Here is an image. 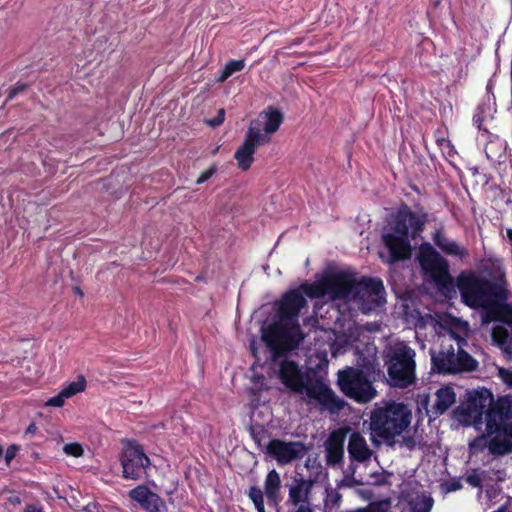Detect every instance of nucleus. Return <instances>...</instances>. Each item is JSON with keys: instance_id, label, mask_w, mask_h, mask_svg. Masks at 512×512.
<instances>
[{"instance_id": "obj_53", "label": "nucleus", "mask_w": 512, "mask_h": 512, "mask_svg": "<svg viewBox=\"0 0 512 512\" xmlns=\"http://www.w3.org/2000/svg\"><path fill=\"white\" fill-rule=\"evenodd\" d=\"M3 455V447L0 445V458L2 457Z\"/></svg>"}, {"instance_id": "obj_16", "label": "nucleus", "mask_w": 512, "mask_h": 512, "mask_svg": "<svg viewBox=\"0 0 512 512\" xmlns=\"http://www.w3.org/2000/svg\"><path fill=\"white\" fill-rule=\"evenodd\" d=\"M304 390L309 398L316 400L320 406L330 413H338L345 407V401L322 380L305 383Z\"/></svg>"}, {"instance_id": "obj_13", "label": "nucleus", "mask_w": 512, "mask_h": 512, "mask_svg": "<svg viewBox=\"0 0 512 512\" xmlns=\"http://www.w3.org/2000/svg\"><path fill=\"white\" fill-rule=\"evenodd\" d=\"M122 477L129 480H140L146 474L151 462L142 445L134 440L127 441L120 456Z\"/></svg>"}, {"instance_id": "obj_33", "label": "nucleus", "mask_w": 512, "mask_h": 512, "mask_svg": "<svg viewBox=\"0 0 512 512\" xmlns=\"http://www.w3.org/2000/svg\"><path fill=\"white\" fill-rule=\"evenodd\" d=\"M433 505L434 500L430 494L418 495V512H431Z\"/></svg>"}, {"instance_id": "obj_10", "label": "nucleus", "mask_w": 512, "mask_h": 512, "mask_svg": "<svg viewBox=\"0 0 512 512\" xmlns=\"http://www.w3.org/2000/svg\"><path fill=\"white\" fill-rule=\"evenodd\" d=\"M493 394L487 388L467 391L465 400L454 410L455 419L463 426H473L480 430L486 413L493 408ZM486 423V421H484Z\"/></svg>"}, {"instance_id": "obj_19", "label": "nucleus", "mask_w": 512, "mask_h": 512, "mask_svg": "<svg viewBox=\"0 0 512 512\" xmlns=\"http://www.w3.org/2000/svg\"><path fill=\"white\" fill-rule=\"evenodd\" d=\"M456 402V393L450 385L439 388L435 393V402L431 409L427 406V399L423 400L426 413L430 417H437L447 411Z\"/></svg>"}, {"instance_id": "obj_21", "label": "nucleus", "mask_w": 512, "mask_h": 512, "mask_svg": "<svg viewBox=\"0 0 512 512\" xmlns=\"http://www.w3.org/2000/svg\"><path fill=\"white\" fill-rule=\"evenodd\" d=\"M293 485L289 488V502L293 505H304L308 501L313 481L302 476L294 477Z\"/></svg>"}, {"instance_id": "obj_5", "label": "nucleus", "mask_w": 512, "mask_h": 512, "mask_svg": "<svg viewBox=\"0 0 512 512\" xmlns=\"http://www.w3.org/2000/svg\"><path fill=\"white\" fill-rule=\"evenodd\" d=\"M415 352L403 342L385 348L384 366L387 369V383L395 388H407L415 381Z\"/></svg>"}, {"instance_id": "obj_37", "label": "nucleus", "mask_w": 512, "mask_h": 512, "mask_svg": "<svg viewBox=\"0 0 512 512\" xmlns=\"http://www.w3.org/2000/svg\"><path fill=\"white\" fill-rule=\"evenodd\" d=\"M499 378L510 388H512V369L499 368Z\"/></svg>"}, {"instance_id": "obj_6", "label": "nucleus", "mask_w": 512, "mask_h": 512, "mask_svg": "<svg viewBox=\"0 0 512 512\" xmlns=\"http://www.w3.org/2000/svg\"><path fill=\"white\" fill-rule=\"evenodd\" d=\"M356 274L348 271L326 272L312 283L303 282L301 287L307 297L322 298L329 296L333 300H347L352 298L355 287Z\"/></svg>"}, {"instance_id": "obj_39", "label": "nucleus", "mask_w": 512, "mask_h": 512, "mask_svg": "<svg viewBox=\"0 0 512 512\" xmlns=\"http://www.w3.org/2000/svg\"><path fill=\"white\" fill-rule=\"evenodd\" d=\"M26 83L17 82L14 86L9 89L8 100L13 99L16 95L27 89Z\"/></svg>"}, {"instance_id": "obj_43", "label": "nucleus", "mask_w": 512, "mask_h": 512, "mask_svg": "<svg viewBox=\"0 0 512 512\" xmlns=\"http://www.w3.org/2000/svg\"><path fill=\"white\" fill-rule=\"evenodd\" d=\"M401 493H402L403 498H405V499H406V501H407V502H408V504H409L410 512H416V500H415V499H413V497H412V496H410V495H407V496H406V495H405V490H404V489H402V492H401Z\"/></svg>"}, {"instance_id": "obj_27", "label": "nucleus", "mask_w": 512, "mask_h": 512, "mask_svg": "<svg viewBox=\"0 0 512 512\" xmlns=\"http://www.w3.org/2000/svg\"><path fill=\"white\" fill-rule=\"evenodd\" d=\"M266 121L264 127L262 129V135H266L267 137H271L270 135L277 132L283 123L284 116L282 112L276 108L269 107L267 111L264 112Z\"/></svg>"}, {"instance_id": "obj_3", "label": "nucleus", "mask_w": 512, "mask_h": 512, "mask_svg": "<svg viewBox=\"0 0 512 512\" xmlns=\"http://www.w3.org/2000/svg\"><path fill=\"white\" fill-rule=\"evenodd\" d=\"M410 237L416 238V213L409 211L407 206L399 209L393 224L381 236L387 251L386 262L393 264L408 260L412 247Z\"/></svg>"}, {"instance_id": "obj_30", "label": "nucleus", "mask_w": 512, "mask_h": 512, "mask_svg": "<svg viewBox=\"0 0 512 512\" xmlns=\"http://www.w3.org/2000/svg\"><path fill=\"white\" fill-rule=\"evenodd\" d=\"M87 386L86 378L83 375H79L76 381L70 382L66 386H64L61 390L70 398L78 393L85 391Z\"/></svg>"}, {"instance_id": "obj_38", "label": "nucleus", "mask_w": 512, "mask_h": 512, "mask_svg": "<svg viewBox=\"0 0 512 512\" xmlns=\"http://www.w3.org/2000/svg\"><path fill=\"white\" fill-rule=\"evenodd\" d=\"M225 114L226 113L223 108L219 109L217 111V115L214 118L207 120V124L211 127L220 126L225 120Z\"/></svg>"}, {"instance_id": "obj_49", "label": "nucleus", "mask_w": 512, "mask_h": 512, "mask_svg": "<svg viewBox=\"0 0 512 512\" xmlns=\"http://www.w3.org/2000/svg\"><path fill=\"white\" fill-rule=\"evenodd\" d=\"M9 502L13 505L20 504L21 500L18 496L10 497Z\"/></svg>"}, {"instance_id": "obj_44", "label": "nucleus", "mask_w": 512, "mask_h": 512, "mask_svg": "<svg viewBox=\"0 0 512 512\" xmlns=\"http://www.w3.org/2000/svg\"><path fill=\"white\" fill-rule=\"evenodd\" d=\"M416 312V309H410L409 308V305L408 304H405L404 305V315L406 317V320L407 322H412V319L415 318L416 319V316H415V313Z\"/></svg>"}, {"instance_id": "obj_8", "label": "nucleus", "mask_w": 512, "mask_h": 512, "mask_svg": "<svg viewBox=\"0 0 512 512\" xmlns=\"http://www.w3.org/2000/svg\"><path fill=\"white\" fill-rule=\"evenodd\" d=\"M463 303L471 308L488 309L497 296V287L472 271L461 272L456 280Z\"/></svg>"}, {"instance_id": "obj_26", "label": "nucleus", "mask_w": 512, "mask_h": 512, "mask_svg": "<svg viewBox=\"0 0 512 512\" xmlns=\"http://www.w3.org/2000/svg\"><path fill=\"white\" fill-rule=\"evenodd\" d=\"M491 337L493 343L498 346L508 359H512V338L506 327L495 325L492 328Z\"/></svg>"}, {"instance_id": "obj_28", "label": "nucleus", "mask_w": 512, "mask_h": 512, "mask_svg": "<svg viewBox=\"0 0 512 512\" xmlns=\"http://www.w3.org/2000/svg\"><path fill=\"white\" fill-rule=\"evenodd\" d=\"M495 413L499 420L504 422L512 419V394L506 395L498 400L493 408L487 411V414Z\"/></svg>"}, {"instance_id": "obj_31", "label": "nucleus", "mask_w": 512, "mask_h": 512, "mask_svg": "<svg viewBox=\"0 0 512 512\" xmlns=\"http://www.w3.org/2000/svg\"><path fill=\"white\" fill-rule=\"evenodd\" d=\"M247 496L253 502L257 512H266L264 506V493L258 486H251Z\"/></svg>"}, {"instance_id": "obj_11", "label": "nucleus", "mask_w": 512, "mask_h": 512, "mask_svg": "<svg viewBox=\"0 0 512 512\" xmlns=\"http://www.w3.org/2000/svg\"><path fill=\"white\" fill-rule=\"evenodd\" d=\"M337 384L345 396L357 403H368L377 395L372 382L359 368L346 367L339 371Z\"/></svg>"}, {"instance_id": "obj_46", "label": "nucleus", "mask_w": 512, "mask_h": 512, "mask_svg": "<svg viewBox=\"0 0 512 512\" xmlns=\"http://www.w3.org/2000/svg\"><path fill=\"white\" fill-rule=\"evenodd\" d=\"M460 487H461L460 483H459V482L454 481V482H452L451 484H449V485H447V486L445 487V491H446V492H449V491H455V490L459 489Z\"/></svg>"}, {"instance_id": "obj_20", "label": "nucleus", "mask_w": 512, "mask_h": 512, "mask_svg": "<svg viewBox=\"0 0 512 512\" xmlns=\"http://www.w3.org/2000/svg\"><path fill=\"white\" fill-rule=\"evenodd\" d=\"M347 450L350 459L359 463L368 461L373 454V450L369 448L366 439L359 432H353L350 435Z\"/></svg>"}, {"instance_id": "obj_14", "label": "nucleus", "mask_w": 512, "mask_h": 512, "mask_svg": "<svg viewBox=\"0 0 512 512\" xmlns=\"http://www.w3.org/2000/svg\"><path fill=\"white\" fill-rule=\"evenodd\" d=\"M271 141V137L262 135L261 122L254 119L250 122L245 133L243 143L237 148L234 158L237 161L238 168L247 171L254 162V153L261 145Z\"/></svg>"}, {"instance_id": "obj_42", "label": "nucleus", "mask_w": 512, "mask_h": 512, "mask_svg": "<svg viewBox=\"0 0 512 512\" xmlns=\"http://www.w3.org/2000/svg\"><path fill=\"white\" fill-rule=\"evenodd\" d=\"M18 446L16 445H10L7 449H6V452H5V461L7 464H9L11 462V460H13L16 456V453L18 451Z\"/></svg>"}, {"instance_id": "obj_41", "label": "nucleus", "mask_w": 512, "mask_h": 512, "mask_svg": "<svg viewBox=\"0 0 512 512\" xmlns=\"http://www.w3.org/2000/svg\"><path fill=\"white\" fill-rule=\"evenodd\" d=\"M466 482L472 487H480L482 483V477L480 474L473 472L466 476Z\"/></svg>"}, {"instance_id": "obj_54", "label": "nucleus", "mask_w": 512, "mask_h": 512, "mask_svg": "<svg viewBox=\"0 0 512 512\" xmlns=\"http://www.w3.org/2000/svg\"><path fill=\"white\" fill-rule=\"evenodd\" d=\"M417 321H418V325H419V324H420V322H421V318H420L419 316H418V318H417Z\"/></svg>"}, {"instance_id": "obj_45", "label": "nucleus", "mask_w": 512, "mask_h": 512, "mask_svg": "<svg viewBox=\"0 0 512 512\" xmlns=\"http://www.w3.org/2000/svg\"><path fill=\"white\" fill-rule=\"evenodd\" d=\"M24 512H44L42 507H39L37 505L29 504L24 509Z\"/></svg>"}, {"instance_id": "obj_12", "label": "nucleus", "mask_w": 512, "mask_h": 512, "mask_svg": "<svg viewBox=\"0 0 512 512\" xmlns=\"http://www.w3.org/2000/svg\"><path fill=\"white\" fill-rule=\"evenodd\" d=\"M351 300L356 302L365 314L376 310L385 302L383 281L380 278L368 276L356 279Z\"/></svg>"}, {"instance_id": "obj_48", "label": "nucleus", "mask_w": 512, "mask_h": 512, "mask_svg": "<svg viewBox=\"0 0 512 512\" xmlns=\"http://www.w3.org/2000/svg\"><path fill=\"white\" fill-rule=\"evenodd\" d=\"M295 512H313L309 505H299Z\"/></svg>"}, {"instance_id": "obj_15", "label": "nucleus", "mask_w": 512, "mask_h": 512, "mask_svg": "<svg viewBox=\"0 0 512 512\" xmlns=\"http://www.w3.org/2000/svg\"><path fill=\"white\" fill-rule=\"evenodd\" d=\"M307 448L300 441L286 442L281 439H271L266 446V453L276 460L279 466H285L295 460L303 458Z\"/></svg>"}, {"instance_id": "obj_4", "label": "nucleus", "mask_w": 512, "mask_h": 512, "mask_svg": "<svg viewBox=\"0 0 512 512\" xmlns=\"http://www.w3.org/2000/svg\"><path fill=\"white\" fill-rule=\"evenodd\" d=\"M410 421L411 410L408 406L389 400L383 402V405L376 404L371 411L370 430L374 437L393 444L395 437L402 434Z\"/></svg>"}, {"instance_id": "obj_25", "label": "nucleus", "mask_w": 512, "mask_h": 512, "mask_svg": "<svg viewBox=\"0 0 512 512\" xmlns=\"http://www.w3.org/2000/svg\"><path fill=\"white\" fill-rule=\"evenodd\" d=\"M495 112V102L490 97L478 106L473 121L479 130L488 131L487 123L493 119Z\"/></svg>"}, {"instance_id": "obj_9", "label": "nucleus", "mask_w": 512, "mask_h": 512, "mask_svg": "<svg viewBox=\"0 0 512 512\" xmlns=\"http://www.w3.org/2000/svg\"><path fill=\"white\" fill-rule=\"evenodd\" d=\"M418 264L424 275L445 296L454 292V281L449 273V266L444 259L429 243H423L418 247Z\"/></svg>"}, {"instance_id": "obj_18", "label": "nucleus", "mask_w": 512, "mask_h": 512, "mask_svg": "<svg viewBox=\"0 0 512 512\" xmlns=\"http://www.w3.org/2000/svg\"><path fill=\"white\" fill-rule=\"evenodd\" d=\"M278 377L292 392L301 393L305 387V376L294 360L284 359L279 363Z\"/></svg>"}, {"instance_id": "obj_22", "label": "nucleus", "mask_w": 512, "mask_h": 512, "mask_svg": "<svg viewBox=\"0 0 512 512\" xmlns=\"http://www.w3.org/2000/svg\"><path fill=\"white\" fill-rule=\"evenodd\" d=\"M344 456V437L338 432L329 436L326 445V462L335 466L342 462Z\"/></svg>"}, {"instance_id": "obj_47", "label": "nucleus", "mask_w": 512, "mask_h": 512, "mask_svg": "<svg viewBox=\"0 0 512 512\" xmlns=\"http://www.w3.org/2000/svg\"><path fill=\"white\" fill-rule=\"evenodd\" d=\"M37 429V425L34 422H32L26 428L25 434H34L37 431Z\"/></svg>"}, {"instance_id": "obj_29", "label": "nucleus", "mask_w": 512, "mask_h": 512, "mask_svg": "<svg viewBox=\"0 0 512 512\" xmlns=\"http://www.w3.org/2000/svg\"><path fill=\"white\" fill-rule=\"evenodd\" d=\"M245 67V60H229L224 68L220 71L219 76L217 77V82L223 83L225 82L229 77H231L234 73L240 72Z\"/></svg>"}, {"instance_id": "obj_7", "label": "nucleus", "mask_w": 512, "mask_h": 512, "mask_svg": "<svg viewBox=\"0 0 512 512\" xmlns=\"http://www.w3.org/2000/svg\"><path fill=\"white\" fill-rule=\"evenodd\" d=\"M488 450L493 456H502L512 452V436L506 424L495 413H486L485 431L469 442L472 454Z\"/></svg>"}, {"instance_id": "obj_24", "label": "nucleus", "mask_w": 512, "mask_h": 512, "mask_svg": "<svg viewBox=\"0 0 512 512\" xmlns=\"http://www.w3.org/2000/svg\"><path fill=\"white\" fill-rule=\"evenodd\" d=\"M281 479L279 473L272 469L270 470L264 481V492L269 505L277 506L281 501Z\"/></svg>"}, {"instance_id": "obj_51", "label": "nucleus", "mask_w": 512, "mask_h": 512, "mask_svg": "<svg viewBox=\"0 0 512 512\" xmlns=\"http://www.w3.org/2000/svg\"><path fill=\"white\" fill-rule=\"evenodd\" d=\"M74 292H75L76 294L80 295V296H83V292H82V290H81L79 287H75V288H74Z\"/></svg>"}, {"instance_id": "obj_23", "label": "nucleus", "mask_w": 512, "mask_h": 512, "mask_svg": "<svg viewBox=\"0 0 512 512\" xmlns=\"http://www.w3.org/2000/svg\"><path fill=\"white\" fill-rule=\"evenodd\" d=\"M434 243L439 249L449 256L463 259L468 256V251L456 241L447 238L441 230H436L432 236Z\"/></svg>"}, {"instance_id": "obj_2", "label": "nucleus", "mask_w": 512, "mask_h": 512, "mask_svg": "<svg viewBox=\"0 0 512 512\" xmlns=\"http://www.w3.org/2000/svg\"><path fill=\"white\" fill-rule=\"evenodd\" d=\"M468 331V323L459 321L455 329L445 330L438 336L441 349L438 352L430 350L433 371L456 374L477 368V361L464 350Z\"/></svg>"}, {"instance_id": "obj_35", "label": "nucleus", "mask_w": 512, "mask_h": 512, "mask_svg": "<svg viewBox=\"0 0 512 512\" xmlns=\"http://www.w3.org/2000/svg\"><path fill=\"white\" fill-rule=\"evenodd\" d=\"M66 399H68L67 396L61 390L57 395L48 399L45 405L51 407H62Z\"/></svg>"}, {"instance_id": "obj_32", "label": "nucleus", "mask_w": 512, "mask_h": 512, "mask_svg": "<svg viewBox=\"0 0 512 512\" xmlns=\"http://www.w3.org/2000/svg\"><path fill=\"white\" fill-rule=\"evenodd\" d=\"M347 512H391L390 511V501L382 500V501L371 502L365 508H358L356 510H351V511H347Z\"/></svg>"}, {"instance_id": "obj_1", "label": "nucleus", "mask_w": 512, "mask_h": 512, "mask_svg": "<svg viewBox=\"0 0 512 512\" xmlns=\"http://www.w3.org/2000/svg\"><path fill=\"white\" fill-rule=\"evenodd\" d=\"M301 285L284 292L274 304L279 322L272 324L263 334V339L277 358L285 351L296 348L303 340L299 315L307 307Z\"/></svg>"}, {"instance_id": "obj_52", "label": "nucleus", "mask_w": 512, "mask_h": 512, "mask_svg": "<svg viewBox=\"0 0 512 512\" xmlns=\"http://www.w3.org/2000/svg\"><path fill=\"white\" fill-rule=\"evenodd\" d=\"M417 223H418V232L421 230V225H423V221H421L420 219V216L418 215V220H417Z\"/></svg>"}, {"instance_id": "obj_17", "label": "nucleus", "mask_w": 512, "mask_h": 512, "mask_svg": "<svg viewBox=\"0 0 512 512\" xmlns=\"http://www.w3.org/2000/svg\"><path fill=\"white\" fill-rule=\"evenodd\" d=\"M128 496L146 512H168L165 501L146 485H138L131 489Z\"/></svg>"}, {"instance_id": "obj_40", "label": "nucleus", "mask_w": 512, "mask_h": 512, "mask_svg": "<svg viewBox=\"0 0 512 512\" xmlns=\"http://www.w3.org/2000/svg\"><path fill=\"white\" fill-rule=\"evenodd\" d=\"M250 434L252 439L257 443L260 444L262 436L265 434V430L262 426H251L250 427Z\"/></svg>"}, {"instance_id": "obj_50", "label": "nucleus", "mask_w": 512, "mask_h": 512, "mask_svg": "<svg viewBox=\"0 0 512 512\" xmlns=\"http://www.w3.org/2000/svg\"><path fill=\"white\" fill-rule=\"evenodd\" d=\"M506 235L508 240L512 243V229H507Z\"/></svg>"}, {"instance_id": "obj_36", "label": "nucleus", "mask_w": 512, "mask_h": 512, "mask_svg": "<svg viewBox=\"0 0 512 512\" xmlns=\"http://www.w3.org/2000/svg\"><path fill=\"white\" fill-rule=\"evenodd\" d=\"M217 172V166L213 164L207 170L203 171L200 176L197 178V184H203L207 180H209L215 173Z\"/></svg>"}, {"instance_id": "obj_34", "label": "nucleus", "mask_w": 512, "mask_h": 512, "mask_svg": "<svg viewBox=\"0 0 512 512\" xmlns=\"http://www.w3.org/2000/svg\"><path fill=\"white\" fill-rule=\"evenodd\" d=\"M63 451L73 457H81L84 454V449L79 443H68L63 447Z\"/></svg>"}]
</instances>
